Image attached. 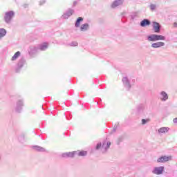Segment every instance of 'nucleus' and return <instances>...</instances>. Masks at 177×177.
<instances>
[{
  "label": "nucleus",
  "mask_w": 177,
  "mask_h": 177,
  "mask_svg": "<svg viewBox=\"0 0 177 177\" xmlns=\"http://www.w3.org/2000/svg\"><path fill=\"white\" fill-rule=\"evenodd\" d=\"M122 82L124 88L129 91V89H131V82H129V79H128L127 77H124L122 78Z\"/></svg>",
  "instance_id": "obj_12"
},
{
  "label": "nucleus",
  "mask_w": 177,
  "mask_h": 177,
  "mask_svg": "<svg viewBox=\"0 0 177 177\" xmlns=\"http://www.w3.org/2000/svg\"><path fill=\"white\" fill-rule=\"evenodd\" d=\"M124 4V0H115L112 4L111 8L112 9H115V8H118V6H122Z\"/></svg>",
  "instance_id": "obj_11"
},
{
  "label": "nucleus",
  "mask_w": 177,
  "mask_h": 177,
  "mask_svg": "<svg viewBox=\"0 0 177 177\" xmlns=\"http://www.w3.org/2000/svg\"><path fill=\"white\" fill-rule=\"evenodd\" d=\"M162 172H164V167L162 166L154 167L152 171V174L155 175H161Z\"/></svg>",
  "instance_id": "obj_10"
},
{
  "label": "nucleus",
  "mask_w": 177,
  "mask_h": 177,
  "mask_svg": "<svg viewBox=\"0 0 177 177\" xmlns=\"http://www.w3.org/2000/svg\"><path fill=\"white\" fill-rule=\"evenodd\" d=\"M1 160H2V153H0V162H1Z\"/></svg>",
  "instance_id": "obj_37"
},
{
  "label": "nucleus",
  "mask_w": 177,
  "mask_h": 177,
  "mask_svg": "<svg viewBox=\"0 0 177 177\" xmlns=\"http://www.w3.org/2000/svg\"><path fill=\"white\" fill-rule=\"evenodd\" d=\"M110 146H111V142L110 141H107V140H105L102 142V153H106L107 151V149L110 148Z\"/></svg>",
  "instance_id": "obj_6"
},
{
  "label": "nucleus",
  "mask_w": 177,
  "mask_h": 177,
  "mask_svg": "<svg viewBox=\"0 0 177 177\" xmlns=\"http://www.w3.org/2000/svg\"><path fill=\"white\" fill-rule=\"evenodd\" d=\"M39 50V47L32 46L30 48L29 53L34 55V53H37V52H38Z\"/></svg>",
  "instance_id": "obj_19"
},
{
  "label": "nucleus",
  "mask_w": 177,
  "mask_h": 177,
  "mask_svg": "<svg viewBox=\"0 0 177 177\" xmlns=\"http://www.w3.org/2000/svg\"><path fill=\"white\" fill-rule=\"evenodd\" d=\"M18 139L21 143H23L26 140V136L24 134H21L19 137Z\"/></svg>",
  "instance_id": "obj_25"
},
{
  "label": "nucleus",
  "mask_w": 177,
  "mask_h": 177,
  "mask_svg": "<svg viewBox=\"0 0 177 177\" xmlns=\"http://www.w3.org/2000/svg\"><path fill=\"white\" fill-rule=\"evenodd\" d=\"M163 46H165V43L163 41H157L152 43L151 45V48H153V49H158L160 48H162Z\"/></svg>",
  "instance_id": "obj_9"
},
{
  "label": "nucleus",
  "mask_w": 177,
  "mask_h": 177,
  "mask_svg": "<svg viewBox=\"0 0 177 177\" xmlns=\"http://www.w3.org/2000/svg\"><path fill=\"white\" fill-rule=\"evenodd\" d=\"M24 8L26 9V8H28V4L24 5Z\"/></svg>",
  "instance_id": "obj_36"
},
{
  "label": "nucleus",
  "mask_w": 177,
  "mask_h": 177,
  "mask_svg": "<svg viewBox=\"0 0 177 177\" xmlns=\"http://www.w3.org/2000/svg\"><path fill=\"white\" fill-rule=\"evenodd\" d=\"M86 153H87L86 151H82L80 152L77 151V153H76V155L79 156L80 157H84V156H86Z\"/></svg>",
  "instance_id": "obj_26"
},
{
  "label": "nucleus",
  "mask_w": 177,
  "mask_h": 177,
  "mask_svg": "<svg viewBox=\"0 0 177 177\" xmlns=\"http://www.w3.org/2000/svg\"><path fill=\"white\" fill-rule=\"evenodd\" d=\"M149 42H156L157 41H165V37L161 35L151 34L147 37Z\"/></svg>",
  "instance_id": "obj_1"
},
{
  "label": "nucleus",
  "mask_w": 177,
  "mask_h": 177,
  "mask_svg": "<svg viewBox=\"0 0 177 177\" xmlns=\"http://www.w3.org/2000/svg\"><path fill=\"white\" fill-rule=\"evenodd\" d=\"M76 5H77V1H74L73 2V6L74 7V6H76Z\"/></svg>",
  "instance_id": "obj_35"
},
{
  "label": "nucleus",
  "mask_w": 177,
  "mask_h": 177,
  "mask_svg": "<svg viewBox=\"0 0 177 177\" xmlns=\"http://www.w3.org/2000/svg\"><path fill=\"white\" fill-rule=\"evenodd\" d=\"M21 55V53L20 51H17L11 58L12 62H15V60H17L19 59V57Z\"/></svg>",
  "instance_id": "obj_23"
},
{
  "label": "nucleus",
  "mask_w": 177,
  "mask_h": 177,
  "mask_svg": "<svg viewBox=\"0 0 177 177\" xmlns=\"http://www.w3.org/2000/svg\"><path fill=\"white\" fill-rule=\"evenodd\" d=\"M23 107H24V101L23 100H18L16 102L15 111L16 113H21Z\"/></svg>",
  "instance_id": "obj_3"
},
{
  "label": "nucleus",
  "mask_w": 177,
  "mask_h": 177,
  "mask_svg": "<svg viewBox=\"0 0 177 177\" xmlns=\"http://www.w3.org/2000/svg\"><path fill=\"white\" fill-rule=\"evenodd\" d=\"M24 64H26V59L24 58H21L19 60L17 68L15 69L16 73H20V70L23 68Z\"/></svg>",
  "instance_id": "obj_4"
},
{
  "label": "nucleus",
  "mask_w": 177,
  "mask_h": 177,
  "mask_svg": "<svg viewBox=\"0 0 177 177\" xmlns=\"http://www.w3.org/2000/svg\"><path fill=\"white\" fill-rule=\"evenodd\" d=\"M81 21H84V18L80 17L77 18V19L76 20V21L75 23V27L78 28V27H80V25L81 24Z\"/></svg>",
  "instance_id": "obj_20"
},
{
  "label": "nucleus",
  "mask_w": 177,
  "mask_h": 177,
  "mask_svg": "<svg viewBox=\"0 0 177 177\" xmlns=\"http://www.w3.org/2000/svg\"><path fill=\"white\" fill-rule=\"evenodd\" d=\"M169 131L168 127H161L158 130V133L161 135V133H167Z\"/></svg>",
  "instance_id": "obj_17"
},
{
  "label": "nucleus",
  "mask_w": 177,
  "mask_h": 177,
  "mask_svg": "<svg viewBox=\"0 0 177 177\" xmlns=\"http://www.w3.org/2000/svg\"><path fill=\"white\" fill-rule=\"evenodd\" d=\"M77 153H78V151H72V152H66V153H62V157H63V158H73V157H74L75 156H77Z\"/></svg>",
  "instance_id": "obj_7"
},
{
  "label": "nucleus",
  "mask_w": 177,
  "mask_h": 177,
  "mask_svg": "<svg viewBox=\"0 0 177 177\" xmlns=\"http://www.w3.org/2000/svg\"><path fill=\"white\" fill-rule=\"evenodd\" d=\"M122 142H124V136H121L120 137H118L116 143L117 145H120L122 143Z\"/></svg>",
  "instance_id": "obj_27"
},
{
  "label": "nucleus",
  "mask_w": 177,
  "mask_h": 177,
  "mask_svg": "<svg viewBox=\"0 0 177 177\" xmlns=\"http://www.w3.org/2000/svg\"><path fill=\"white\" fill-rule=\"evenodd\" d=\"M101 147H102V142L97 143L95 147V150H99V149H100Z\"/></svg>",
  "instance_id": "obj_32"
},
{
  "label": "nucleus",
  "mask_w": 177,
  "mask_h": 177,
  "mask_svg": "<svg viewBox=\"0 0 177 177\" xmlns=\"http://www.w3.org/2000/svg\"><path fill=\"white\" fill-rule=\"evenodd\" d=\"M45 2H46L45 0H40V1H39V5H40V6H42V5H44V3H45Z\"/></svg>",
  "instance_id": "obj_33"
},
{
  "label": "nucleus",
  "mask_w": 177,
  "mask_h": 177,
  "mask_svg": "<svg viewBox=\"0 0 177 177\" xmlns=\"http://www.w3.org/2000/svg\"><path fill=\"white\" fill-rule=\"evenodd\" d=\"M137 111L138 114H140L145 111V106L143 104H140L137 106Z\"/></svg>",
  "instance_id": "obj_21"
},
{
  "label": "nucleus",
  "mask_w": 177,
  "mask_h": 177,
  "mask_svg": "<svg viewBox=\"0 0 177 177\" xmlns=\"http://www.w3.org/2000/svg\"><path fill=\"white\" fill-rule=\"evenodd\" d=\"M150 24H151V22L150 21V20L147 19H143L140 23V26L141 27H147V26H150Z\"/></svg>",
  "instance_id": "obj_15"
},
{
  "label": "nucleus",
  "mask_w": 177,
  "mask_h": 177,
  "mask_svg": "<svg viewBox=\"0 0 177 177\" xmlns=\"http://www.w3.org/2000/svg\"><path fill=\"white\" fill-rule=\"evenodd\" d=\"M159 99L161 102H167L168 94L165 91H161L159 94Z\"/></svg>",
  "instance_id": "obj_13"
},
{
  "label": "nucleus",
  "mask_w": 177,
  "mask_h": 177,
  "mask_svg": "<svg viewBox=\"0 0 177 177\" xmlns=\"http://www.w3.org/2000/svg\"><path fill=\"white\" fill-rule=\"evenodd\" d=\"M15 17V12L14 11H8L6 12L4 15V21L7 24H10V21H12V19Z\"/></svg>",
  "instance_id": "obj_2"
},
{
  "label": "nucleus",
  "mask_w": 177,
  "mask_h": 177,
  "mask_svg": "<svg viewBox=\"0 0 177 177\" xmlns=\"http://www.w3.org/2000/svg\"><path fill=\"white\" fill-rule=\"evenodd\" d=\"M174 27H177V23H174Z\"/></svg>",
  "instance_id": "obj_38"
},
{
  "label": "nucleus",
  "mask_w": 177,
  "mask_h": 177,
  "mask_svg": "<svg viewBox=\"0 0 177 177\" xmlns=\"http://www.w3.org/2000/svg\"><path fill=\"white\" fill-rule=\"evenodd\" d=\"M48 43H42L41 44L39 45L38 46V48H39V50H41V51H44V50H46V49H48Z\"/></svg>",
  "instance_id": "obj_16"
},
{
  "label": "nucleus",
  "mask_w": 177,
  "mask_h": 177,
  "mask_svg": "<svg viewBox=\"0 0 177 177\" xmlns=\"http://www.w3.org/2000/svg\"><path fill=\"white\" fill-rule=\"evenodd\" d=\"M172 158L171 156H162L157 160V162H167V161L171 160Z\"/></svg>",
  "instance_id": "obj_14"
},
{
  "label": "nucleus",
  "mask_w": 177,
  "mask_h": 177,
  "mask_svg": "<svg viewBox=\"0 0 177 177\" xmlns=\"http://www.w3.org/2000/svg\"><path fill=\"white\" fill-rule=\"evenodd\" d=\"M70 46H78V43L77 41H72L71 44H70Z\"/></svg>",
  "instance_id": "obj_31"
},
{
  "label": "nucleus",
  "mask_w": 177,
  "mask_h": 177,
  "mask_svg": "<svg viewBox=\"0 0 177 177\" xmlns=\"http://www.w3.org/2000/svg\"><path fill=\"white\" fill-rule=\"evenodd\" d=\"M74 10L68 8L62 16V19H67L68 17H71L74 15Z\"/></svg>",
  "instance_id": "obj_5"
},
{
  "label": "nucleus",
  "mask_w": 177,
  "mask_h": 177,
  "mask_svg": "<svg viewBox=\"0 0 177 177\" xmlns=\"http://www.w3.org/2000/svg\"><path fill=\"white\" fill-rule=\"evenodd\" d=\"M149 7L150 10H151V12H153V11L156 10V9L157 8V5L151 3Z\"/></svg>",
  "instance_id": "obj_28"
},
{
  "label": "nucleus",
  "mask_w": 177,
  "mask_h": 177,
  "mask_svg": "<svg viewBox=\"0 0 177 177\" xmlns=\"http://www.w3.org/2000/svg\"><path fill=\"white\" fill-rule=\"evenodd\" d=\"M142 125H146L147 122L150 121V119H142Z\"/></svg>",
  "instance_id": "obj_29"
},
{
  "label": "nucleus",
  "mask_w": 177,
  "mask_h": 177,
  "mask_svg": "<svg viewBox=\"0 0 177 177\" xmlns=\"http://www.w3.org/2000/svg\"><path fill=\"white\" fill-rule=\"evenodd\" d=\"M6 35V30L0 28V38H3Z\"/></svg>",
  "instance_id": "obj_24"
},
{
  "label": "nucleus",
  "mask_w": 177,
  "mask_h": 177,
  "mask_svg": "<svg viewBox=\"0 0 177 177\" xmlns=\"http://www.w3.org/2000/svg\"><path fill=\"white\" fill-rule=\"evenodd\" d=\"M32 149L34 150H36V151H40L41 153H44L45 151H46V149H45L44 147H39V146H37V145L33 146Z\"/></svg>",
  "instance_id": "obj_18"
},
{
  "label": "nucleus",
  "mask_w": 177,
  "mask_h": 177,
  "mask_svg": "<svg viewBox=\"0 0 177 177\" xmlns=\"http://www.w3.org/2000/svg\"><path fill=\"white\" fill-rule=\"evenodd\" d=\"M89 30V24H84L81 26L80 27V31H88Z\"/></svg>",
  "instance_id": "obj_22"
},
{
  "label": "nucleus",
  "mask_w": 177,
  "mask_h": 177,
  "mask_svg": "<svg viewBox=\"0 0 177 177\" xmlns=\"http://www.w3.org/2000/svg\"><path fill=\"white\" fill-rule=\"evenodd\" d=\"M130 17H131V20H135V19H136V17H138V15L132 14L130 15Z\"/></svg>",
  "instance_id": "obj_30"
},
{
  "label": "nucleus",
  "mask_w": 177,
  "mask_h": 177,
  "mask_svg": "<svg viewBox=\"0 0 177 177\" xmlns=\"http://www.w3.org/2000/svg\"><path fill=\"white\" fill-rule=\"evenodd\" d=\"M173 122H174V124H177V118H174V119L173 120Z\"/></svg>",
  "instance_id": "obj_34"
},
{
  "label": "nucleus",
  "mask_w": 177,
  "mask_h": 177,
  "mask_svg": "<svg viewBox=\"0 0 177 177\" xmlns=\"http://www.w3.org/2000/svg\"><path fill=\"white\" fill-rule=\"evenodd\" d=\"M153 28L154 32H156V34H160V32H161V25L160 24V23L153 21Z\"/></svg>",
  "instance_id": "obj_8"
}]
</instances>
